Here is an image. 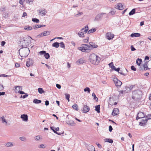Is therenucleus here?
<instances>
[{
    "label": "nucleus",
    "mask_w": 151,
    "mask_h": 151,
    "mask_svg": "<svg viewBox=\"0 0 151 151\" xmlns=\"http://www.w3.org/2000/svg\"><path fill=\"white\" fill-rule=\"evenodd\" d=\"M39 15H41L42 16L45 15L47 12L46 10H39Z\"/></svg>",
    "instance_id": "obj_17"
},
{
    "label": "nucleus",
    "mask_w": 151,
    "mask_h": 151,
    "mask_svg": "<svg viewBox=\"0 0 151 151\" xmlns=\"http://www.w3.org/2000/svg\"><path fill=\"white\" fill-rule=\"evenodd\" d=\"M65 98L67 99L68 101H70V95L69 94H65Z\"/></svg>",
    "instance_id": "obj_46"
},
{
    "label": "nucleus",
    "mask_w": 151,
    "mask_h": 151,
    "mask_svg": "<svg viewBox=\"0 0 151 151\" xmlns=\"http://www.w3.org/2000/svg\"><path fill=\"white\" fill-rule=\"evenodd\" d=\"M100 105H98L95 106V110L98 113H99L100 112Z\"/></svg>",
    "instance_id": "obj_26"
},
{
    "label": "nucleus",
    "mask_w": 151,
    "mask_h": 151,
    "mask_svg": "<svg viewBox=\"0 0 151 151\" xmlns=\"http://www.w3.org/2000/svg\"><path fill=\"white\" fill-rule=\"evenodd\" d=\"M145 115L144 113L140 111L139 112L136 117V119L138 120L142 118L145 117Z\"/></svg>",
    "instance_id": "obj_7"
},
{
    "label": "nucleus",
    "mask_w": 151,
    "mask_h": 151,
    "mask_svg": "<svg viewBox=\"0 0 151 151\" xmlns=\"http://www.w3.org/2000/svg\"><path fill=\"white\" fill-rule=\"evenodd\" d=\"M40 25H37L35 26L34 27V29H37L40 28V27H39V26Z\"/></svg>",
    "instance_id": "obj_61"
},
{
    "label": "nucleus",
    "mask_w": 151,
    "mask_h": 151,
    "mask_svg": "<svg viewBox=\"0 0 151 151\" xmlns=\"http://www.w3.org/2000/svg\"><path fill=\"white\" fill-rule=\"evenodd\" d=\"M140 35V34L138 33H132L130 35L131 37H139Z\"/></svg>",
    "instance_id": "obj_19"
},
{
    "label": "nucleus",
    "mask_w": 151,
    "mask_h": 151,
    "mask_svg": "<svg viewBox=\"0 0 151 151\" xmlns=\"http://www.w3.org/2000/svg\"><path fill=\"white\" fill-rule=\"evenodd\" d=\"M24 1L25 0H19V3L23 5Z\"/></svg>",
    "instance_id": "obj_64"
},
{
    "label": "nucleus",
    "mask_w": 151,
    "mask_h": 151,
    "mask_svg": "<svg viewBox=\"0 0 151 151\" xmlns=\"http://www.w3.org/2000/svg\"><path fill=\"white\" fill-rule=\"evenodd\" d=\"M22 87L19 86H15V90L17 91L19 93V91H20V90H22Z\"/></svg>",
    "instance_id": "obj_28"
},
{
    "label": "nucleus",
    "mask_w": 151,
    "mask_h": 151,
    "mask_svg": "<svg viewBox=\"0 0 151 151\" xmlns=\"http://www.w3.org/2000/svg\"><path fill=\"white\" fill-rule=\"evenodd\" d=\"M92 96L93 97V99L96 101L98 100V98L96 97V95L94 93L92 94Z\"/></svg>",
    "instance_id": "obj_37"
},
{
    "label": "nucleus",
    "mask_w": 151,
    "mask_h": 151,
    "mask_svg": "<svg viewBox=\"0 0 151 151\" xmlns=\"http://www.w3.org/2000/svg\"><path fill=\"white\" fill-rule=\"evenodd\" d=\"M5 8L4 7H1L0 8V10L1 12H4L5 10Z\"/></svg>",
    "instance_id": "obj_62"
},
{
    "label": "nucleus",
    "mask_w": 151,
    "mask_h": 151,
    "mask_svg": "<svg viewBox=\"0 0 151 151\" xmlns=\"http://www.w3.org/2000/svg\"><path fill=\"white\" fill-rule=\"evenodd\" d=\"M50 34V32L49 31H45L43 32V36H46L49 35Z\"/></svg>",
    "instance_id": "obj_31"
},
{
    "label": "nucleus",
    "mask_w": 151,
    "mask_h": 151,
    "mask_svg": "<svg viewBox=\"0 0 151 151\" xmlns=\"http://www.w3.org/2000/svg\"><path fill=\"white\" fill-rule=\"evenodd\" d=\"M131 50L132 51H134L136 50L135 48L133 47V45H131Z\"/></svg>",
    "instance_id": "obj_57"
},
{
    "label": "nucleus",
    "mask_w": 151,
    "mask_h": 151,
    "mask_svg": "<svg viewBox=\"0 0 151 151\" xmlns=\"http://www.w3.org/2000/svg\"><path fill=\"white\" fill-rule=\"evenodd\" d=\"M131 69L133 71H135L136 70V68L134 65H132L131 66Z\"/></svg>",
    "instance_id": "obj_53"
},
{
    "label": "nucleus",
    "mask_w": 151,
    "mask_h": 151,
    "mask_svg": "<svg viewBox=\"0 0 151 151\" xmlns=\"http://www.w3.org/2000/svg\"><path fill=\"white\" fill-rule=\"evenodd\" d=\"M115 8L116 9L122 10L124 9V6L121 3H118L115 5Z\"/></svg>",
    "instance_id": "obj_8"
},
{
    "label": "nucleus",
    "mask_w": 151,
    "mask_h": 151,
    "mask_svg": "<svg viewBox=\"0 0 151 151\" xmlns=\"http://www.w3.org/2000/svg\"><path fill=\"white\" fill-rule=\"evenodd\" d=\"M118 80H119L116 78H114L113 81L115 84V86L116 85Z\"/></svg>",
    "instance_id": "obj_51"
},
{
    "label": "nucleus",
    "mask_w": 151,
    "mask_h": 151,
    "mask_svg": "<svg viewBox=\"0 0 151 151\" xmlns=\"http://www.w3.org/2000/svg\"><path fill=\"white\" fill-rule=\"evenodd\" d=\"M46 52L44 50L38 52V54H39L41 55H44V54L46 53Z\"/></svg>",
    "instance_id": "obj_42"
},
{
    "label": "nucleus",
    "mask_w": 151,
    "mask_h": 151,
    "mask_svg": "<svg viewBox=\"0 0 151 151\" xmlns=\"http://www.w3.org/2000/svg\"><path fill=\"white\" fill-rule=\"evenodd\" d=\"M78 35L79 36V37H84V33L82 31V32L81 31V32H79L78 33Z\"/></svg>",
    "instance_id": "obj_32"
},
{
    "label": "nucleus",
    "mask_w": 151,
    "mask_h": 151,
    "mask_svg": "<svg viewBox=\"0 0 151 151\" xmlns=\"http://www.w3.org/2000/svg\"><path fill=\"white\" fill-rule=\"evenodd\" d=\"M116 11L114 10H112L110 12H109V13L111 14V15H113L115 14Z\"/></svg>",
    "instance_id": "obj_54"
},
{
    "label": "nucleus",
    "mask_w": 151,
    "mask_h": 151,
    "mask_svg": "<svg viewBox=\"0 0 151 151\" xmlns=\"http://www.w3.org/2000/svg\"><path fill=\"white\" fill-rule=\"evenodd\" d=\"M38 147L39 148H45V147H44V144H41Z\"/></svg>",
    "instance_id": "obj_55"
},
{
    "label": "nucleus",
    "mask_w": 151,
    "mask_h": 151,
    "mask_svg": "<svg viewBox=\"0 0 151 151\" xmlns=\"http://www.w3.org/2000/svg\"><path fill=\"white\" fill-rule=\"evenodd\" d=\"M50 128L54 132V133L56 134H58V135H60L61 134H63L64 133V132H63L62 133H60L56 131H55V130L54 128L53 127H50Z\"/></svg>",
    "instance_id": "obj_20"
},
{
    "label": "nucleus",
    "mask_w": 151,
    "mask_h": 151,
    "mask_svg": "<svg viewBox=\"0 0 151 151\" xmlns=\"http://www.w3.org/2000/svg\"><path fill=\"white\" fill-rule=\"evenodd\" d=\"M19 139L22 141L25 142L27 141V139L25 137H20L19 138Z\"/></svg>",
    "instance_id": "obj_35"
},
{
    "label": "nucleus",
    "mask_w": 151,
    "mask_h": 151,
    "mask_svg": "<svg viewBox=\"0 0 151 151\" xmlns=\"http://www.w3.org/2000/svg\"><path fill=\"white\" fill-rule=\"evenodd\" d=\"M38 91L40 94H42L44 92V91L43 89L41 88H38Z\"/></svg>",
    "instance_id": "obj_38"
},
{
    "label": "nucleus",
    "mask_w": 151,
    "mask_h": 151,
    "mask_svg": "<svg viewBox=\"0 0 151 151\" xmlns=\"http://www.w3.org/2000/svg\"><path fill=\"white\" fill-rule=\"evenodd\" d=\"M67 123L72 126L74 125L75 124L74 122L73 121H69Z\"/></svg>",
    "instance_id": "obj_43"
},
{
    "label": "nucleus",
    "mask_w": 151,
    "mask_h": 151,
    "mask_svg": "<svg viewBox=\"0 0 151 151\" xmlns=\"http://www.w3.org/2000/svg\"><path fill=\"white\" fill-rule=\"evenodd\" d=\"M24 94L25 95H24L22 96L23 99H24L28 96V94L27 93H25Z\"/></svg>",
    "instance_id": "obj_63"
},
{
    "label": "nucleus",
    "mask_w": 151,
    "mask_h": 151,
    "mask_svg": "<svg viewBox=\"0 0 151 151\" xmlns=\"http://www.w3.org/2000/svg\"><path fill=\"white\" fill-rule=\"evenodd\" d=\"M113 130V128L112 127L111 125H110L109 126V131L110 132H111Z\"/></svg>",
    "instance_id": "obj_59"
},
{
    "label": "nucleus",
    "mask_w": 151,
    "mask_h": 151,
    "mask_svg": "<svg viewBox=\"0 0 151 151\" xmlns=\"http://www.w3.org/2000/svg\"><path fill=\"white\" fill-rule=\"evenodd\" d=\"M6 44V42L4 41H2L1 42V46H4Z\"/></svg>",
    "instance_id": "obj_60"
},
{
    "label": "nucleus",
    "mask_w": 151,
    "mask_h": 151,
    "mask_svg": "<svg viewBox=\"0 0 151 151\" xmlns=\"http://www.w3.org/2000/svg\"><path fill=\"white\" fill-rule=\"evenodd\" d=\"M135 9H133L129 13V15H132L134 14L135 13Z\"/></svg>",
    "instance_id": "obj_30"
},
{
    "label": "nucleus",
    "mask_w": 151,
    "mask_h": 151,
    "mask_svg": "<svg viewBox=\"0 0 151 151\" xmlns=\"http://www.w3.org/2000/svg\"><path fill=\"white\" fill-rule=\"evenodd\" d=\"M21 118L24 121L27 122L28 121V116L27 114H24L21 115Z\"/></svg>",
    "instance_id": "obj_13"
},
{
    "label": "nucleus",
    "mask_w": 151,
    "mask_h": 151,
    "mask_svg": "<svg viewBox=\"0 0 151 151\" xmlns=\"http://www.w3.org/2000/svg\"><path fill=\"white\" fill-rule=\"evenodd\" d=\"M87 149L89 151H95V149L94 147L92 145H88Z\"/></svg>",
    "instance_id": "obj_18"
},
{
    "label": "nucleus",
    "mask_w": 151,
    "mask_h": 151,
    "mask_svg": "<svg viewBox=\"0 0 151 151\" xmlns=\"http://www.w3.org/2000/svg\"><path fill=\"white\" fill-rule=\"evenodd\" d=\"M6 146L7 147H12L14 146L13 143L11 142H9L7 143L6 144Z\"/></svg>",
    "instance_id": "obj_33"
},
{
    "label": "nucleus",
    "mask_w": 151,
    "mask_h": 151,
    "mask_svg": "<svg viewBox=\"0 0 151 151\" xmlns=\"http://www.w3.org/2000/svg\"><path fill=\"white\" fill-rule=\"evenodd\" d=\"M104 141L105 142H108L110 143H113V140L111 139L110 138H106L104 139Z\"/></svg>",
    "instance_id": "obj_22"
},
{
    "label": "nucleus",
    "mask_w": 151,
    "mask_h": 151,
    "mask_svg": "<svg viewBox=\"0 0 151 151\" xmlns=\"http://www.w3.org/2000/svg\"><path fill=\"white\" fill-rule=\"evenodd\" d=\"M89 59L90 62L92 64L97 65L99 63L100 58L95 54H92L90 55Z\"/></svg>",
    "instance_id": "obj_2"
},
{
    "label": "nucleus",
    "mask_w": 151,
    "mask_h": 151,
    "mask_svg": "<svg viewBox=\"0 0 151 151\" xmlns=\"http://www.w3.org/2000/svg\"><path fill=\"white\" fill-rule=\"evenodd\" d=\"M84 30L85 33H86L88 30V27L87 25L85 26V28H82L81 29V31L83 32Z\"/></svg>",
    "instance_id": "obj_21"
},
{
    "label": "nucleus",
    "mask_w": 151,
    "mask_h": 151,
    "mask_svg": "<svg viewBox=\"0 0 151 151\" xmlns=\"http://www.w3.org/2000/svg\"><path fill=\"white\" fill-rule=\"evenodd\" d=\"M31 39V38L29 36L24 37L21 39L20 42L22 46L23 47H27L29 46V43L30 42Z\"/></svg>",
    "instance_id": "obj_3"
},
{
    "label": "nucleus",
    "mask_w": 151,
    "mask_h": 151,
    "mask_svg": "<svg viewBox=\"0 0 151 151\" xmlns=\"http://www.w3.org/2000/svg\"><path fill=\"white\" fill-rule=\"evenodd\" d=\"M106 13H101L100 14H98L96 16L95 18L94 19V21H98L100 20L103 17V15L104 14H106Z\"/></svg>",
    "instance_id": "obj_6"
},
{
    "label": "nucleus",
    "mask_w": 151,
    "mask_h": 151,
    "mask_svg": "<svg viewBox=\"0 0 151 151\" xmlns=\"http://www.w3.org/2000/svg\"><path fill=\"white\" fill-rule=\"evenodd\" d=\"M80 64H81L84 63V60L83 58H81L78 60Z\"/></svg>",
    "instance_id": "obj_45"
},
{
    "label": "nucleus",
    "mask_w": 151,
    "mask_h": 151,
    "mask_svg": "<svg viewBox=\"0 0 151 151\" xmlns=\"http://www.w3.org/2000/svg\"><path fill=\"white\" fill-rule=\"evenodd\" d=\"M119 113V110L118 108H114L113 109L112 113V115L113 116L117 115Z\"/></svg>",
    "instance_id": "obj_12"
},
{
    "label": "nucleus",
    "mask_w": 151,
    "mask_h": 151,
    "mask_svg": "<svg viewBox=\"0 0 151 151\" xmlns=\"http://www.w3.org/2000/svg\"><path fill=\"white\" fill-rule=\"evenodd\" d=\"M122 84V82L120 80H119L117 81V84L116 86L117 87H119L121 86Z\"/></svg>",
    "instance_id": "obj_34"
},
{
    "label": "nucleus",
    "mask_w": 151,
    "mask_h": 151,
    "mask_svg": "<svg viewBox=\"0 0 151 151\" xmlns=\"http://www.w3.org/2000/svg\"><path fill=\"white\" fill-rule=\"evenodd\" d=\"M34 0H26V2L27 3L29 4H32Z\"/></svg>",
    "instance_id": "obj_47"
},
{
    "label": "nucleus",
    "mask_w": 151,
    "mask_h": 151,
    "mask_svg": "<svg viewBox=\"0 0 151 151\" xmlns=\"http://www.w3.org/2000/svg\"><path fill=\"white\" fill-rule=\"evenodd\" d=\"M145 119L148 120V119H151V114H148L145 116Z\"/></svg>",
    "instance_id": "obj_44"
},
{
    "label": "nucleus",
    "mask_w": 151,
    "mask_h": 151,
    "mask_svg": "<svg viewBox=\"0 0 151 151\" xmlns=\"http://www.w3.org/2000/svg\"><path fill=\"white\" fill-rule=\"evenodd\" d=\"M142 62V59H137L136 61L137 64L139 66H140L141 63Z\"/></svg>",
    "instance_id": "obj_27"
},
{
    "label": "nucleus",
    "mask_w": 151,
    "mask_h": 151,
    "mask_svg": "<svg viewBox=\"0 0 151 151\" xmlns=\"http://www.w3.org/2000/svg\"><path fill=\"white\" fill-rule=\"evenodd\" d=\"M29 52V49L26 47H23L19 50V55L22 57H25L27 56Z\"/></svg>",
    "instance_id": "obj_4"
},
{
    "label": "nucleus",
    "mask_w": 151,
    "mask_h": 151,
    "mask_svg": "<svg viewBox=\"0 0 151 151\" xmlns=\"http://www.w3.org/2000/svg\"><path fill=\"white\" fill-rule=\"evenodd\" d=\"M88 37H87L86 39H83V41L85 43H87L88 42Z\"/></svg>",
    "instance_id": "obj_56"
},
{
    "label": "nucleus",
    "mask_w": 151,
    "mask_h": 151,
    "mask_svg": "<svg viewBox=\"0 0 151 151\" xmlns=\"http://www.w3.org/2000/svg\"><path fill=\"white\" fill-rule=\"evenodd\" d=\"M83 110L84 113H86L89 111L90 108L87 105L83 104Z\"/></svg>",
    "instance_id": "obj_10"
},
{
    "label": "nucleus",
    "mask_w": 151,
    "mask_h": 151,
    "mask_svg": "<svg viewBox=\"0 0 151 151\" xmlns=\"http://www.w3.org/2000/svg\"><path fill=\"white\" fill-rule=\"evenodd\" d=\"M90 45V47H91V50L93 49V48H97L98 46L95 44V43L92 42H90L89 43Z\"/></svg>",
    "instance_id": "obj_15"
},
{
    "label": "nucleus",
    "mask_w": 151,
    "mask_h": 151,
    "mask_svg": "<svg viewBox=\"0 0 151 151\" xmlns=\"http://www.w3.org/2000/svg\"><path fill=\"white\" fill-rule=\"evenodd\" d=\"M96 28H93L89 30L88 32V34H90L91 33L95 32L96 31Z\"/></svg>",
    "instance_id": "obj_25"
},
{
    "label": "nucleus",
    "mask_w": 151,
    "mask_h": 151,
    "mask_svg": "<svg viewBox=\"0 0 151 151\" xmlns=\"http://www.w3.org/2000/svg\"><path fill=\"white\" fill-rule=\"evenodd\" d=\"M114 34H111L110 32H107L106 35V37L109 40L112 39L114 37Z\"/></svg>",
    "instance_id": "obj_11"
},
{
    "label": "nucleus",
    "mask_w": 151,
    "mask_h": 151,
    "mask_svg": "<svg viewBox=\"0 0 151 151\" xmlns=\"http://www.w3.org/2000/svg\"><path fill=\"white\" fill-rule=\"evenodd\" d=\"M30 58L28 59V61H27V62L26 64V66L27 67H29L30 66V63H29V62L30 61Z\"/></svg>",
    "instance_id": "obj_50"
},
{
    "label": "nucleus",
    "mask_w": 151,
    "mask_h": 151,
    "mask_svg": "<svg viewBox=\"0 0 151 151\" xmlns=\"http://www.w3.org/2000/svg\"><path fill=\"white\" fill-rule=\"evenodd\" d=\"M84 91L85 92L88 91V93H90L91 90L89 88L86 87L84 89Z\"/></svg>",
    "instance_id": "obj_48"
},
{
    "label": "nucleus",
    "mask_w": 151,
    "mask_h": 151,
    "mask_svg": "<svg viewBox=\"0 0 151 151\" xmlns=\"http://www.w3.org/2000/svg\"><path fill=\"white\" fill-rule=\"evenodd\" d=\"M53 47L56 48H58L59 46V43L57 42L54 43L52 45Z\"/></svg>",
    "instance_id": "obj_24"
},
{
    "label": "nucleus",
    "mask_w": 151,
    "mask_h": 151,
    "mask_svg": "<svg viewBox=\"0 0 151 151\" xmlns=\"http://www.w3.org/2000/svg\"><path fill=\"white\" fill-rule=\"evenodd\" d=\"M4 88V87L0 83V91L2 90Z\"/></svg>",
    "instance_id": "obj_58"
},
{
    "label": "nucleus",
    "mask_w": 151,
    "mask_h": 151,
    "mask_svg": "<svg viewBox=\"0 0 151 151\" xmlns=\"http://www.w3.org/2000/svg\"><path fill=\"white\" fill-rule=\"evenodd\" d=\"M118 80H119L116 78H114L113 81L115 84V86L116 85Z\"/></svg>",
    "instance_id": "obj_52"
},
{
    "label": "nucleus",
    "mask_w": 151,
    "mask_h": 151,
    "mask_svg": "<svg viewBox=\"0 0 151 151\" xmlns=\"http://www.w3.org/2000/svg\"><path fill=\"white\" fill-rule=\"evenodd\" d=\"M24 29L27 30H31L32 29V27L29 26H25L24 28Z\"/></svg>",
    "instance_id": "obj_29"
},
{
    "label": "nucleus",
    "mask_w": 151,
    "mask_h": 151,
    "mask_svg": "<svg viewBox=\"0 0 151 151\" xmlns=\"http://www.w3.org/2000/svg\"><path fill=\"white\" fill-rule=\"evenodd\" d=\"M33 103L35 104H38L40 103L42 101L40 100H38L37 99H35L33 100Z\"/></svg>",
    "instance_id": "obj_23"
},
{
    "label": "nucleus",
    "mask_w": 151,
    "mask_h": 151,
    "mask_svg": "<svg viewBox=\"0 0 151 151\" xmlns=\"http://www.w3.org/2000/svg\"><path fill=\"white\" fill-rule=\"evenodd\" d=\"M72 107L74 109H75L77 111L78 110V106L77 104H74L72 106Z\"/></svg>",
    "instance_id": "obj_41"
},
{
    "label": "nucleus",
    "mask_w": 151,
    "mask_h": 151,
    "mask_svg": "<svg viewBox=\"0 0 151 151\" xmlns=\"http://www.w3.org/2000/svg\"><path fill=\"white\" fill-rule=\"evenodd\" d=\"M142 91L137 89L132 92V99L135 101H139L142 98Z\"/></svg>",
    "instance_id": "obj_1"
},
{
    "label": "nucleus",
    "mask_w": 151,
    "mask_h": 151,
    "mask_svg": "<svg viewBox=\"0 0 151 151\" xmlns=\"http://www.w3.org/2000/svg\"><path fill=\"white\" fill-rule=\"evenodd\" d=\"M6 117V116H2L0 118V120L3 123H5V124H7V122L6 121V119H5V117Z\"/></svg>",
    "instance_id": "obj_14"
},
{
    "label": "nucleus",
    "mask_w": 151,
    "mask_h": 151,
    "mask_svg": "<svg viewBox=\"0 0 151 151\" xmlns=\"http://www.w3.org/2000/svg\"><path fill=\"white\" fill-rule=\"evenodd\" d=\"M147 120L145 119H142L141 121L139 123V124L141 126H144L146 124Z\"/></svg>",
    "instance_id": "obj_16"
},
{
    "label": "nucleus",
    "mask_w": 151,
    "mask_h": 151,
    "mask_svg": "<svg viewBox=\"0 0 151 151\" xmlns=\"http://www.w3.org/2000/svg\"><path fill=\"white\" fill-rule=\"evenodd\" d=\"M78 49L83 52H88L91 50L89 45L86 44H82L81 46L79 47Z\"/></svg>",
    "instance_id": "obj_5"
},
{
    "label": "nucleus",
    "mask_w": 151,
    "mask_h": 151,
    "mask_svg": "<svg viewBox=\"0 0 151 151\" xmlns=\"http://www.w3.org/2000/svg\"><path fill=\"white\" fill-rule=\"evenodd\" d=\"M46 59H49L50 57V55L48 53H46L44 54V55Z\"/></svg>",
    "instance_id": "obj_36"
},
{
    "label": "nucleus",
    "mask_w": 151,
    "mask_h": 151,
    "mask_svg": "<svg viewBox=\"0 0 151 151\" xmlns=\"http://www.w3.org/2000/svg\"><path fill=\"white\" fill-rule=\"evenodd\" d=\"M32 20L33 22L37 23L39 22V19L36 18H32Z\"/></svg>",
    "instance_id": "obj_40"
},
{
    "label": "nucleus",
    "mask_w": 151,
    "mask_h": 151,
    "mask_svg": "<svg viewBox=\"0 0 151 151\" xmlns=\"http://www.w3.org/2000/svg\"><path fill=\"white\" fill-rule=\"evenodd\" d=\"M42 139L40 136L37 135L35 137V140L36 141L41 140Z\"/></svg>",
    "instance_id": "obj_39"
},
{
    "label": "nucleus",
    "mask_w": 151,
    "mask_h": 151,
    "mask_svg": "<svg viewBox=\"0 0 151 151\" xmlns=\"http://www.w3.org/2000/svg\"><path fill=\"white\" fill-rule=\"evenodd\" d=\"M59 44L60 45V47L63 48L64 49H65V45L63 42H60Z\"/></svg>",
    "instance_id": "obj_49"
},
{
    "label": "nucleus",
    "mask_w": 151,
    "mask_h": 151,
    "mask_svg": "<svg viewBox=\"0 0 151 151\" xmlns=\"http://www.w3.org/2000/svg\"><path fill=\"white\" fill-rule=\"evenodd\" d=\"M147 62L145 63L143 65L142 67V66H140V67L139 68V70H147V69H149L148 68L147 65Z\"/></svg>",
    "instance_id": "obj_9"
}]
</instances>
